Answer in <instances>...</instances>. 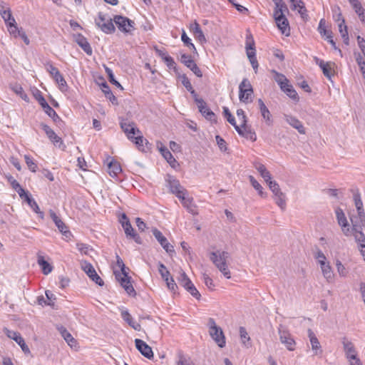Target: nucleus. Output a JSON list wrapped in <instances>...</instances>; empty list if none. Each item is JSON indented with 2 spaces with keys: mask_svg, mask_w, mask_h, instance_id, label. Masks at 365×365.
<instances>
[{
  "mask_svg": "<svg viewBox=\"0 0 365 365\" xmlns=\"http://www.w3.org/2000/svg\"><path fill=\"white\" fill-rule=\"evenodd\" d=\"M163 158L172 168H176L178 167L179 164L170 151L165 152V155H163Z\"/></svg>",
  "mask_w": 365,
  "mask_h": 365,
  "instance_id": "obj_52",
  "label": "nucleus"
},
{
  "mask_svg": "<svg viewBox=\"0 0 365 365\" xmlns=\"http://www.w3.org/2000/svg\"><path fill=\"white\" fill-rule=\"evenodd\" d=\"M237 115L240 123V125L245 126V124L247 123V118L245 113V111L241 108L237 109Z\"/></svg>",
  "mask_w": 365,
  "mask_h": 365,
  "instance_id": "obj_61",
  "label": "nucleus"
},
{
  "mask_svg": "<svg viewBox=\"0 0 365 365\" xmlns=\"http://www.w3.org/2000/svg\"><path fill=\"white\" fill-rule=\"evenodd\" d=\"M56 226L58 227V230L66 237H69L71 236V232L67 230V227L64 224V222L58 218L56 221L54 222Z\"/></svg>",
  "mask_w": 365,
  "mask_h": 365,
  "instance_id": "obj_44",
  "label": "nucleus"
},
{
  "mask_svg": "<svg viewBox=\"0 0 365 365\" xmlns=\"http://www.w3.org/2000/svg\"><path fill=\"white\" fill-rule=\"evenodd\" d=\"M165 181L167 186L173 194L184 189V187L180 185L179 180L170 175H168L166 176Z\"/></svg>",
  "mask_w": 365,
  "mask_h": 365,
  "instance_id": "obj_24",
  "label": "nucleus"
},
{
  "mask_svg": "<svg viewBox=\"0 0 365 365\" xmlns=\"http://www.w3.org/2000/svg\"><path fill=\"white\" fill-rule=\"evenodd\" d=\"M102 91L105 93V96L107 98H108L113 103H116L117 98L113 94L111 90L106 83L102 84Z\"/></svg>",
  "mask_w": 365,
  "mask_h": 365,
  "instance_id": "obj_45",
  "label": "nucleus"
},
{
  "mask_svg": "<svg viewBox=\"0 0 365 365\" xmlns=\"http://www.w3.org/2000/svg\"><path fill=\"white\" fill-rule=\"evenodd\" d=\"M120 128L130 140H133L135 135L140 134V130L136 128L135 123L128 120H121Z\"/></svg>",
  "mask_w": 365,
  "mask_h": 365,
  "instance_id": "obj_14",
  "label": "nucleus"
},
{
  "mask_svg": "<svg viewBox=\"0 0 365 365\" xmlns=\"http://www.w3.org/2000/svg\"><path fill=\"white\" fill-rule=\"evenodd\" d=\"M199 111L201 114L207 120L212 121L215 120V113L208 108L207 103L205 101H200L198 104H197Z\"/></svg>",
  "mask_w": 365,
  "mask_h": 365,
  "instance_id": "obj_27",
  "label": "nucleus"
},
{
  "mask_svg": "<svg viewBox=\"0 0 365 365\" xmlns=\"http://www.w3.org/2000/svg\"><path fill=\"white\" fill-rule=\"evenodd\" d=\"M249 180H250V182L251 183V185H252V187L258 192V194L262 197H267V193L264 192L263 191V187H262V185L255 180V178L250 175L249 177Z\"/></svg>",
  "mask_w": 365,
  "mask_h": 365,
  "instance_id": "obj_42",
  "label": "nucleus"
},
{
  "mask_svg": "<svg viewBox=\"0 0 365 365\" xmlns=\"http://www.w3.org/2000/svg\"><path fill=\"white\" fill-rule=\"evenodd\" d=\"M253 88L250 82L244 78L239 86V99L241 102L249 103L252 101Z\"/></svg>",
  "mask_w": 365,
  "mask_h": 365,
  "instance_id": "obj_4",
  "label": "nucleus"
},
{
  "mask_svg": "<svg viewBox=\"0 0 365 365\" xmlns=\"http://www.w3.org/2000/svg\"><path fill=\"white\" fill-rule=\"evenodd\" d=\"M354 204H355L356 208L357 210V213L364 212V210L363 208V202H362L361 197L359 194H356L354 195Z\"/></svg>",
  "mask_w": 365,
  "mask_h": 365,
  "instance_id": "obj_56",
  "label": "nucleus"
},
{
  "mask_svg": "<svg viewBox=\"0 0 365 365\" xmlns=\"http://www.w3.org/2000/svg\"><path fill=\"white\" fill-rule=\"evenodd\" d=\"M361 228H356V230H353V227L351 229V235L353 234L355 238V240L361 244L362 242H365V235L361 231Z\"/></svg>",
  "mask_w": 365,
  "mask_h": 365,
  "instance_id": "obj_49",
  "label": "nucleus"
},
{
  "mask_svg": "<svg viewBox=\"0 0 365 365\" xmlns=\"http://www.w3.org/2000/svg\"><path fill=\"white\" fill-rule=\"evenodd\" d=\"M182 205L190 213L193 215H197V207L193 203L192 197L187 198Z\"/></svg>",
  "mask_w": 365,
  "mask_h": 365,
  "instance_id": "obj_41",
  "label": "nucleus"
},
{
  "mask_svg": "<svg viewBox=\"0 0 365 365\" xmlns=\"http://www.w3.org/2000/svg\"><path fill=\"white\" fill-rule=\"evenodd\" d=\"M81 269L86 273V274L97 284L100 286L103 285V279L98 275L93 265L86 262L82 261L81 262Z\"/></svg>",
  "mask_w": 365,
  "mask_h": 365,
  "instance_id": "obj_10",
  "label": "nucleus"
},
{
  "mask_svg": "<svg viewBox=\"0 0 365 365\" xmlns=\"http://www.w3.org/2000/svg\"><path fill=\"white\" fill-rule=\"evenodd\" d=\"M121 317L122 319L127 322L130 327H131L135 330L139 331L140 329V324L135 322L128 310H122L121 311Z\"/></svg>",
  "mask_w": 365,
  "mask_h": 365,
  "instance_id": "obj_33",
  "label": "nucleus"
},
{
  "mask_svg": "<svg viewBox=\"0 0 365 365\" xmlns=\"http://www.w3.org/2000/svg\"><path fill=\"white\" fill-rule=\"evenodd\" d=\"M190 31L200 43H203L206 42L205 36L197 22L195 21V23L190 26Z\"/></svg>",
  "mask_w": 365,
  "mask_h": 365,
  "instance_id": "obj_30",
  "label": "nucleus"
},
{
  "mask_svg": "<svg viewBox=\"0 0 365 365\" xmlns=\"http://www.w3.org/2000/svg\"><path fill=\"white\" fill-rule=\"evenodd\" d=\"M180 61L189 68L197 77H202V73L199 67L192 59L191 56L187 54H182Z\"/></svg>",
  "mask_w": 365,
  "mask_h": 365,
  "instance_id": "obj_20",
  "label": "nucleus"
},
{
  "mask_svg": "<svg viewBox=\"0 0 365 365\" xmlns=\"http://www.w3.org/2000/svg\"><path fill=\"white\" fill-rule=\"evenodd\" d=\"M113 19L106 18V16L102 13L98 12V17L95 20L96 25L104 33L112 34L114 33L115 28L113 24Z\"/></svg>",
  "mask_w": 365,
  "mask_h": 365,
  "instance_id": "obj_5",
  "label": "nucleus"
},
{
  "mask_svg": "<svg viewBox=\"0 0 365 365\" xmlns=\"http://www.w3.org/2000/svg\"><path fill=\"white\" fill-rule=\"evenodd\" d=\"M120 223L124 229L126 236L133 238L138 244H140V237L135 232L134 229L125 214H123L122 215Z\"/></svg>",
  "mask_w": 365,
  "mask_h": 365,
  "instance_id": "obj_11",
  "label": "nucleus"
},
{
  "mask_svg": "<svg viewBox=\"0 0 365 365\" xmlns=\"http://www.w3.org/2000/svg\"><path fill=\"white\" fill-rule=\"evenodd\" d=\"M268 186L271 191L273 192L274 196L279 195H280L281 192H282L279 188L278 183L274 180L270 181L269 183L268 184Z\"/></svg>",
  "mask_w": 365,
  "mask_h": 365,
  "instance_id": "obj_60",
  "label": "nucleus"
},
{
  "mask_svg": "<svg viewBox=\"0 0 365 365\" xmlns=\"http://www.w3.org/2000/svg\"><path fill=\"white\" fill-rule=\"evenodd\" d=\"M38 263L39 266L41 267L42 272L44 274L47 275L50 272H51V271L53 269L52 266L48 262H47L43 259V257H38Z\"/></svg>",
  "mask_w": 365,
  "mask_h": 365,
  "instance_id": "obj_40",
  "label": "nucleus"
},
{
  "mask_svg": "<svg viewBox=\"0 0 365 365\" xmlns=\"http://www.w3.org/2000/svg\"><path fill=\"white\" fill-rule=\"evenodd\" d=\"M138 135L136 137H134L132 141L135 143V144L137 145L139 150L141 151H144V146H143V142L145 140L142 134H137Z\"/></svg>",
  "mask_w": 365,
  "mask_h": 365,
  "instance_id": "obj_59",
  "label": "nucleus"
},
{
  "mask_svg": "<svg viewBox=\"0 0 365 365\" xmlns=\"http://www.w3.org/2000/svg\"><path fill=\"white\" fill-rule=\"evenodd\" d=\"M284 119L289 125L296 129L300 134L306 133V130L303 123L296 117L289 114H284Z\"/></svg>",
  "mask_w": 365,
  "mask_h": 365,
  "instance_id": "obj_22",
  "label": "nucleus"
},
{
  "mask_svg": "<svg viewBox=\"0 0 365 365\" xmlns=\"http://www.w3.org/2000/svg\"><path fill=\"white\" fill-rule=\"evenodd\" d=\"M223 115H224L225 118L227 119V120L232 125L234 126L235 129H236V126H239V125H237L236 123L235 117L231 114V113L227 107H225V106L223 107Z\"/></svg>",
  "mask_w": 365,
  "mask_h": 365,
  "instance_id": "obj_47",
  "label": "nucleus"
},
{
  "mask_svg": "<svg viewBox=\"0 0 365 365\" xmlns=\"http://www.w3.org/2000/svg\"><path fill=\"white\" fill-rule=\"evenodd\" d=\"M159 272L164 280H168L170 277V272L163 263H159Z\"/></svg>",
  "mask_w": 365,
  "mask_h": 365,
  "instance_id": "obj_64",
  "label": "nucleus"
},
{
  "mask_svg": "<svg viewBox=\"0 0 365 365\" xmlns=\"http://www.w3.org/2000/svg\"><path fill=\"white\" fill-rule=\"evenodd\" d=\"M336 267L337 272L339 273V276L343 277H346L348 271L346 268L344 267V265L339 260H336Z\"/></svg>",
  "mask_w": 365,
  "mask_h": 365,
  "instance_id": "obj_58",
  "label": "nucleus"
},
{
  "mask_svg": "<svg viewBox=\"0 0 365 365\" xmlns=\"http://www.w3.org/2000/svg\"><path fill=\"white\" fill-rule=\"evenodd\" d=\"M44 112L51 117L54 121H56L57 119H59L58 115L56 113V111L49 106H46L43 108Z\"/></svg>",
  "mask_w": 365,
  "mask_h": 365,
  "instance_id": "obj_62",
  "label": "nucleus"
},
{
  "mask_svg": "<svg viewBox=\"0 0 365 365\" xmlns=\"http://www.w3.org/2000/svg\"><path fill=\"white\" fill-rule=\"evenodd\" d=\"M246 52L247 58H250V56H256L255 48V41L253 37L251 34H247L246 36Z\"/></svg>",
  "mask_w": 365,
  "mask_h": 365,
  "instance_id": "obj_34",
  "label": "nucleus"
},
{
  "mask_svg": "<svg viewBox=\"0 0 365 365\" xmlns=\"http://www.w3.org/2000/svg\"><path fill=\"white\" fill-rule=\"evenodd\" d=\"M272 73L274 74V79L279 86L280 89H284V85L289 83V80L284 74L280 73L275 70H272Z\"/></svg>",
  "mask_w": 365,
  "mask_h": 365,
  "instance_id": "obj_36",
  "label": "nucleus"
},
{
  "mask_svg": "<svg viewBox=\"0 0 365 365\" xmlns=\"http://www.w3.org/2000/svg\"><path fill=\"white\" fill-rule=\"evenodd\" d=\"M105 71L108 75L109 81L114 86H117L118 88H120L121 90H123V88L122 87L120 83L115 79L113 71L107 66L105 67Z\"/></svg>",
  "mask_w": 365,
  "mask_h": 365,
  "instance_id": "obj_50",
  "label": "nucleus"
},
{
  "mask_svg": "<svg viewBox=\"0 0 365 365\" xmlns=\"http://www.w3.org/2000/svg\"><path fill=\"white\" fill-rule=\"evenodd\" d=\"M292 4V9L293 10H298V12L302 17L306 15L307 9L304 4L302 0H289Z\"/></svg>",
  "mask_w": 365,
  "mask_h": 365,
  "instance_id": "obj_37",
  "label": "nucleus"
},
{
  "mask_svg": "<svg viewBox=\"0 0 365 365\" xmlns=\"http://www.w3.org/2000/svg\"><path fill=\"white\" fill-rule=\"evenodd\" d=\"M339 31L344 40V42L345 44H349V36H348V31H347V26L345 24V20H342L341 22H339Z\"/></svg>",
  "mask_w": 365,
  "mask_h": 365,
  "instance_id": "obj_39",
  "label": "nucleus"
},
{
  "mask_svg": "<svg viewBox=\"0 0 365 365\" xmlns=\"http://www.w3.org/2000/svg\"><path fill=\"white\" fill-rule=\"evenodd\" d=\"M56 83L58 85L59 89L62 92H65L68 89V85L66 81H65L63 76L61 74V73H58L55 77L53 78Z\"/></svg>",
  "mask_w": 365,
  "mask_h": 365,
  "instance_id": "obj_43",
  "label": "nucleus"
},
{
  "mask_svg": "<svg viewBox=\"0 0 365 365\" xmlns=\"http://www.w3.org/2000/svg\"><path fill=\"white\" fill-rule=\"evenodd\" d=\"M318 31L321 36H329L332 34V32L329 30H327L326 29V22L324 19H322L319 21V26H318Z\"/></svg>",
  "mask_w": 365,
  "mask_h": 365,
  "instance_id": "obj_46",
  "label": "nucleus"
},
{
  "mask_svg": "<svg viewBox=\"0 0 365 365\" xmlns=\"http://www.w3.org/2000/svg\"><path fill=\"white\" fill-rule=\"evenodd\" d=\"M333 13V18L336 22H341L344 19L342 17L340 7L339 6H334L331 9Z\"/></svg>",
  "mask_w": 365,
  "mask_h": 365,
  "instance_id": "obj_53",
  "label": "nucleus"
},
{
  "mask_svg": "<svg viewBox=\"0 0 365 365\" xmlns=\"http://www.w3.org/2000/svg\"><path fill=\"white\" fill-rule=\"evenodd\" d=\"M208 327L211 338L220 348H223L225 346L226 341L222 329L216 324L212 318L209 319Z\"/></svg>",
  "mask_w": 365,
  "mask_h": 365,
  "instance_id": "obj_3",
  "label": "nucleus"
},
{
  "mask_svg": "<svg viewBox=\"0 0 365 365\" xmlns=\"http://www.w3.org/2000/svg\"><path fill=\"white\" fill-rule=\"evenodd\" d=\"M178 282L190 294L196 299H200V294L195 288L191 280L188 278L187 274L182 270L180 272Z\"/></svg>",
  "mask_w": 365,
  "mask_h": 365,
  "instance_id": "obj_7",
  "label": "nucleus"
},
{
  "mask_svg": "<svg viewBox=\"0 0 365 365\" xmlns=\"http://www.w3.org/2000/svg\"><path fill=\"white\" fill-rule=\"evenodd\" d=\"M8 31L11 35H12L14 37L17 38L20 34L23 31L21 28H19L17 26L16 22L15 23H11V25H9L8 27Z\"/></svg>",
  "mask_w": 365,
  "mask_h": 365,
  "instance_id": "obj_48",
  "label": "nucleus"
},
{
  "mask_svg": "<svg viewBox=\"0 0 365 365\" xmlns=\"http://www.w3.org/2000/svg\"><path fill=\"white\" fill-rule=\"evenodd\" d=\"M341 343L343 344L345 356L349 361L356 359L358 358L357 352L354 344L346 337H343L341 339Z\"/></svg>",
  "mask_w": 365,
  "mask_h": 365,
  "instance_id": "obj_15",
  "label": "nucleus"
},
{
  "mask_svg": "<svg viewBox=\"0 0 365 365\" xmlns=\"http://www.w3.org/2000/svg\"><path fill=\"white\" fill-rule=\"evenodd\" d=\"M113 22L118 29L124 34H130L135 29V22L128 17L115 15L113 17Z\"/></svg>",
  "mask_w": 365,
  "mask_h": 365,
  "instance_id": "obj_6",
  "label": "nucleus"
},
{
  "mask_svg": "<svg viewBox=\"0 0 365 365\" xmlns=\"http://www.w3.org/2000/svg\"><path fill=\"white\" fill-rule=\"evenodd\" d=\"M230 254L225 251L217 250L210 254V260L215 264L217 268L227 279L231 277L230 272L228 269L227 259L229 258Z\"/></svg>",
  "mask_w": 365,
  "mask_h": 365,
  "instance_id": "obj_1",
  "label": "nucleus"
},
{
  "mask_svg": "<svg viewBox=\"0 0 365 365\" xmlns=\"http://www.w3.org/2000/svg\"><path fill=\"white\" fill-rule=\"evenodd\" d=\"M281 90L292 100L295 101H297L299 100L297 91L294 90L293 86L291 84H289V82L284 85V89Z\"/></svg>",
  "mask_w": 365,
  "mask_h": 365,
  "instance_id": "obj_38",
  "label": "nucleus"
},
{
  "mask_svg": "<svg viewBox=\"0 0 365 365\" xmlns=\"http://www.w3.org/2000/svg\"><path fill=\"white\" fill-rule=\"evenodd\" d=\"M278 332L282 344H284L289 351H294L296 343L291 334L287 330L281 329V327L279 328Z\"/></svg>",
  "mask_w": 365,
  "mask_h": 365,
  "instance_id": "obj_13",
  "label": "nucleus"
},
{
  "mask_svg": "<svg viewBox=\"0 0 365 365\" xmlns=\"http://www.w3.org/2000/svg\"><path fill=\"white\" fill-rule=\"evenodd\" d=\"M275 202L277 205L282 209L284 210L286 207V202L284 199V195L283 192H281L279 195H275Z\"/></svg>",
  "mask_w": 365,
  "mask_h": 365,
  "instance_id": "obj_63",
  "label": "nucleus"
},
{
  "mask_svg": "<svg viewBox=\"0 0 365 365\" xmlns=\"http://www.w3.org/2000/svg\"><path fill=\"white\" fill-rule=\"evenodd\" d=\"M0 15L7 27L11 25V23L16 22L14 17L12 16L11 9L4 1H0Z\"/></svg>",
  "mask_w": 365,
  "mask_h": 365,
  "instance_id": "obj_18",
  "label": "nucleus"
},
{
  "mask_svg": "<svg viewBox=\"0 0 365 365\" xmlns=\"http://www.w3.org/2000/svg\"><path fill=\"white\" fill-rule=\"evenodd\" d=\"M240 336L242 340V343L248 347V345L247 344V342L250 341V337L248 335V333L247 332V330L245 327H240Z\"/></svg>",
  "mask_w": 365,
  "mask_h": 365,
  "instance_id": "obj_55",
  "label": "nucleus"
},
{
  "mask_svg": "<svg viewBox=\"0 0 365 365\" xmlns=\"http://www.w3.org/2000/svg\"><path fill=\"white\" fill-rule=\"evenodd\" d=\"M152 232L154 237L156 238V240L167 253L171 255L175 252L173 246L168 242L167 238L163 236L160 230L156 228H153Z\"/></svg>",
  "mask_w": 365,
  "mask_h": 365,
  "instance_id": "obj_17",
  "label": "nucleus"
},
{
  "mask_svg": "<svg viewBox=\"0 0 365 365\" xmlns=\"http://www.w3.org/2000/svg\"><path fill=\"white\" fill-rule=\"evenodd\" d=\"M76 43L84 51L86 54L92 55L93 51L90 43L81 34H77L73 36Z\"/></svg>",
  "mask_w": 365,
  "mask_h": 365,
  "instance_id": "obj_23",
  "label": "nucleus"
},
{
  "mask_svg": "<svg viewBox=\"0 0 365 365\" xmlns=\"http://www.w3.org/2000/svg\"><path fill=\"white\" fill-rule=\"evenodd\" d=\"M335 213H336V217L338 224L341 227L343 233L346 236H350L351 235V228L349 227L348 221L346 220V217L343 210L341 208H336L335 210Z\"/></svg>",
  "mask_w": 365,
  "mask_h": 365,
  "instance_id": "obj_16",
  "label": "nucleus"
},
{
  "mask_svg": "<svg viewBox=\"0 0 365 365\" xmlns=\"http://www.w3.org/2000/svg\"><path fill=\"white\" fill-rule=\"evenodd\" d=\"M314 60L316 63L322 70L324 75L329 79H331V76L334 75V63L331 61L324 62L323 60H321L317 57H315Z\"/></svg>",
  "mask_w": 365,
  "mask_h": 365,
  "instance_id": "obj_19",
  "label": "nucleus"
},
{
  "mask_svg": "<svg viewBox=\"0 0 365 365\" xmlns=\"http://www.w3.org/2000/svg\"><path fill=\"white\" fill-rule=\"evenodd\" d=\"M351 222L352 224L353 230H356V228H361L365 226V213H358L356 216L351 217Z\"/></svg>",
  "mask_w": 365,
  "mask_h": 365,
  "instance_id": "obj_31",
  "label": "nucleus"
},
{
  "mask_svg": "<svg viewBox=\"0 0 365 365\" xmlns=\"http://www.w3.org/2000/svg\"><path fill=\"white\" fill-rule=\"evenodd\" d=\"M57 329L58 331L60 332L61 336L67 342L68 346H70L71 348L76 346V340L72 336V335L67 331V329L64 327L60 326Z\"/></svg>",
  "mask_w": 365,
  "mask_h": 365,
  "instance_id": "obj_29",
  "label": "nucleus"
},
{
  "mask_svg": "<svg viewBox=\"0 0 365 365\" xmlns=\"http://www.w3.org/2000/svg\"><path fill=\"white\" fill-rule=\"evenodd\" d=\"M181 40L184 43V44L189 47L190 49L196 51V48L195 45L192 43L191 39L187 36L185 31L183 30L181 36Z\"/></svg>",
  "mask_w": 365,
  "mask_h": 365,
  "instance_id": "obj_54",
  "label": "nucleus"
},
{
  "mask_svg": "<svg viewBox=\"0 0 365 365\" xmlns=\"http://www.w3.org/2000/svg\"><path fill=\"white\" fill-rule=\"evenodd\" d=\"M320 268L324 277L328 282H332L334 279V273L329 262L322 263Z\"/></svg>",
  "mask_w": 365,
  "mask_h": 365,
  "instance_id": "obj_32",
  "label": "nucleus"
},
{
  "mask_svg": "<svg viewBox=\"0 0 365 365\" xmlns=\"http://www.w3.org/2000/svg\"><path fill=\"white\" fill-rule=\"evenodd\" d=\"M135 347L140 352V354L147 359H151L153 358V352L150 346H148L144 341L136 339L135 340Z\"/></svg>",
  "mask_w": 365,
  "mask_h": 365,
  "instance_id": "obj_21",
  "label": "nucleus"
},
{
  "mask_svg": "<svg viewBox=\"0 0 365 365\" xmlns=\"http://www.w3.org/2000/svg\"><path fill=\"white\" fill-rule=\"evenodd\" d=\"M176 365H193V363L189 357L185 356L182 353H179Z\"/></svg>",
  "mask_w": 365,
  "mask_h": 365,
  "instance_id": "obj_51",
  "label": "nucleus"
},
{
  "mask_svg": "<svg viewBox=\"0 0 365 365\" xmlns=\"http://www.w3.org/2000/svg\"><path fill=\"white\" fill-rule=\"evenodd\" d=\"M257 102H258L260 113H261L264 120L265 121V123L267 125H271L272 124V115H271L269 109L267 108V107L264 104V101L261 98L258 99Z\"/></svg>",
  "mask_w": 365,
  "mask_h": 365,
  "instance_id": "obj_26",
  "label": "nucleus"
},
{
  "mask_svg": "<svg viewBox=\"0 0 365 365\" xmlns=\"http://www.w3.org/2000/svg\"><path fill=\"white\" fill-rule=\"evenodd\" d=\"M41 128L43 130L48 139L53 143L55 146L58 147L62 150L66 149V145L63 143L62 139L58 136L48 125L44 123H41Z\"/></svg>",
  "mask_w": 365,
  "mask_h": 365,
  "instance_id": "obj_9",
  "label": "nucleus"
},
{
  "mask_svg": "<svg viewBox=\"0 0 365 365\" xmlns=\"http://www.w3.org/2000/svg\"><path fill=\"white\" fill-rule=\"evenodd\" d=\"M308 333V337L309 339L311 345H312V349L314 352V354H322V350L321 349L320 343L317 338L315 334L312 331L311 329H309L307 331Z\"/></svg>",
  "mask_w": 365,
  "mask_h": 365,
  "instance_id": "obj_28",
  "label": "nucleus"
},
{
  "mask_svg": "<svg viewBox=\"0 0 365 365\" xmlns=\"http://www.w3.org/2000/svg\"><path fill=\"white\" fill-rule=\"evenodd\" d=\"M114 274L115 279L119 282L125 291L130 296H135L136 293L130 282V277L128 276V273H120L119 271H114Z\"/></svg>",
  "mask_w": 365,
  "mask_h": 365,
  "instance_id": "obj_8",
  "label": "nucleus"
},
{
  "mask_svg": "<svg viewBox=\"0 0 365 365\" xmlns=\"http://www.w3.org/2000/svg\"><path fill=\"white\" fill-rule=\"evenodd\" d=\"M4 331L9 338L15 341L20 346L22 351L25 354L30 353V349H29V346L26 345L24 339L22 338V336H21V334L19 332L9 330L7 328H4Z\"/></svg>",
  "mask_w": 365,
  "mask_h": 365,
  "instance_id": "obj_12",
  "label": "nucleus"
},
{
  "mask_svg": "<svg viewBox=\"0 0 365 365\" xmlns=\"http://www.w3.org/2000/svg\"><path fill=\"white\" fill-rule=\"evenodd\" d=\"M24 159H25V162H26L29 169L31 172L35 173L37 169L36 163L34 161V160L30 156H29L27 155H24Z\"/></svg>",
  "mask_w": 365,
  "mask_h": 365,
  "instance_id": "obj_57",
  "label": "nucleus"
},
{
  "mask_svg": "<svg viewBox=\"0 0 365 365\" xmlns=\"http://www.w3.org/2000/svg\"><path fill=\"white\" fill-rule=\"evenodd\" d=\"M236 131L241 136L245 137L252 141H255L257 139L256 134L253 132L250 126L246 123L245 126H236Z\"/></svg>",
  "mask_w": 365,
  "mask_h": 365,
  "instance_id": "obj_25",
  "label": "nucleus"
},
{
  "mask_svg": "<svg viewBox=\"0 0 365 365\" xmlns=\"http://www.w3.org/2000/svg\"><path fill=\"white\" fill-rule=\"evenodd\" d=\"M289 10L287 6L286 8H279L274 9L273 17L277 28L279 29L281 33L286 36L290 35V26L289 21L285 16V13H288Z\"/></svg>",
  "mask_w": 365,
  "mask_h": 365,
  "instance_id": "obj_2",
  "label": "nucleus"
},
{
  "mask_svg": "<svg viewBox=\"0 0 365 365\" xmlns=\"http://www.w3.org/2000/svg\"><path fill=\"white\" fill-rule=\"evenodd\" d=\"M122 171L120 165L115 160H111L108 164V172L109 175L115 178Z\"/></svg>",
  "mask_w": 365,
  "mask_h": 365,
  "instance_id": "obj_35",
  "label": "nucleus"
}]
</instances>
